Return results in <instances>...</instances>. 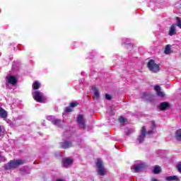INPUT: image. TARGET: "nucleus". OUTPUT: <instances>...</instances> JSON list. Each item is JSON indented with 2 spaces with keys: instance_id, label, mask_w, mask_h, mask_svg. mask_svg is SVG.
I'll use <instances>...</instances> for the list:
<instances>
[{
  "instance_id": "36",
  "label": "nucleus",
  "mask_w": 181,
  "mask_h": 181,
  "mask_svg": "<svg viewBox=\"0 0 181 181\" xmlns=\"http://www.w3.org/2000/svg\"><path fill=\"white\" fill-rule=\"evenodd\" d=\"M0 158H2V156L0 155Z\"/></svg>"
},
{
  "instance_id": "15",
  "label": "nucleus",
  "mask_w": 181,
  "mask_h": 181,
  "mask_svg": "<svg viewBox=\"0 0 181 181\" xmlns=\"http://www.w3.org/2000/svg\"><path fill=\"white\" fill-rule=\"evenodd\" d=\"M155 129H156V124L155 122H151V129L147 132L148 135H152V134H155Z\"/></svg>"
},
{
  "instance_id": "16",
  "label": "nucleus",
  "mask_w": 181,
  "mask_h": 181,
  "mask_svg": "<svg viewBox=\"0 0 181 181\" xmlns=\"http://www.w3.org/2000/svg\"><path fill=\"white\" fill-rule=\"evenodd\" d=\"M52 124L53 125H56V127H57L58 128H62V124H63V120L55 118Z\"/></svg>"
},
{
  "instance_id": "23",
  "label": "nucleus",
  "mask_w": 181,
  "mask_h": 181,
  "mask_svg": "<svg viewBox=\"0 0 181 181\" xmlns=\"http://www.w3.org/2000/svg\"><path fill=\"white\" fill-rule=\"evenodd\" d=\"M23 173H24V175H30V168L29 167H28V166H24Z\"/></svg>"
},
{
  "instance_id": "2",
  "label": "nucleus",
  "mask_w": 181,
  "mask_h": 181,
  "mask_svg": "<svg viewBox=\"0 0 181 181\" xmlns=\"http://www.w3.org/2000/svg\"><path fill=\"white\" fill-rule=\"evenodd\" d=\"M21 165H23V160H11L8 163H7L5 166V170H11V169H16Z\"/></svg>"
},
{
  "instance_id": "28",
  "label": "nucleus",
  "mask_w": 181,
  "mask_h": 181,
  "mask_svg": "<svg viewBox=\"0 0 181 181\" xmlns=\"http://www.w3.org/2000/svg\"><path fill=\"white\" fill-rule=\"evenodd\" d=\"M177 19V26L181 29V19L179 17H176Z\"/></svg>"
},
{
  "instance_id": "19",
  "label": "nucleus",
  "mask_w": 181,
  "mask_h": 181,
  "mask_svg": "<svg viewBox=\"0 0 181 181\" xmlns=\"http://www.w3.org/2000/svg\"><path fill=\"white\" fill-rule=\"evenodd\" d=\"M165 180H167V181H180L179 177H177V176H176V175L168 176L165 177Z\"/></svg>"
},
{
  "instance_id": "20",
  "label": "nucleus",
  "mask_w": 181,
  "mask_h": 181,
  "mask_svg": "<svg viewBox=\"0 0 181 181\" xmlns=\"http://www.w3.org/2000/svg\"><path fill=\"white\" fill-rule=\"evenodd\" d=\"M176 34V26L175 25H171L169 31L170 36H174Z\"/></svg>"
},
{
  "instance_id": "35",
  "label": "nucleus",
  "mask_w": 181,
  "mask_h": 181,
  "mask_svg": "<svg viewBox=\"0 0 181 181\" xmlns=\"http://www.w3.org/2000/svg\"><path fill=\"white\" fill-rule=\"evenodd\" d=\"M57 181H64V180H63L62 179H58L57 180Z\"/></svg>"
},
{
  "instance_id": "34",
  "label": "nucleus",
  "mask_w": 181,
  "mask_h": 181,
  "mask_svg": "<svg viewBox=\"0 0 181 181\" xmlns=\"http://www.w3.org/2000/svg\"><path fill=\"white\" fill-rule=\"evenodd\" d=\"M151 181H158V179H156V178H152V179H151Z\"/></svg>"
},
{
  "instance_id": "29",
  "label": "nucleus",
  "mask_w": 181,
  "mask_h": 181,
  "mask_svg": "<svg viewBox=\"0 0 181 181\" xmlns=\"http://www.w3.org/2000/svg\"><path fill=\"white\" fill-rule=\"evenodd\" d=\"M77 105H78V103L77 102H74L70 104L71 108H74V107H77Z\"/></svg>"
},
{
  "instance_id": "22",
  "label": "nucleus",
  "mask_w": 181,
  "mask_h": 181,
  "mask_svg": "<svg viewBox=\"0 0 181 181\" xmlns=\"http://www.w3.org/2000/svg\"><path fill=\"white\" fill-rule=\"evenodd\" d=\"M175 138L177 141H181V129H178L175 132Z\"/></svg>"
},
{
  "instance_id": "10",
  "label": "nucleus",
  "mask_w": 181,
  "mask_h": 181,
  "mask_svg": "<svg viewBox=\"0 0 181 181\" xmlns=\"http://www.w3.org/2000/svg\"><path fill=\"white\" fill-rule=\"evenodd\" d=\"M92 94L93 95V100H98L100 98V92L95 86H92Z\"/></svg>"
},
{
  "instance_id": "24",
  "label": "nucleus",
  "mask_w": 181,
  "mask_h": 181,
  "mask_svg": "<svg viewBox=\"0 0 181 181\" xmlns=\"http://www.w3.org/2000/svg\"><path fill=\"white\" fill-rule=\"evenodd\" d=\"M164 53L165 54H170V45H166Z\"/></svg>"
},
{
  "instance_id": "27",
  "label": "nucleus",
  "mask_w": 181,
  "mask_h": 181,
  "mask_svg": "<svg viewBox=\"0 0 181 181\" xmlns=\"http://www.w3.org/2000/svg\"><path fill=\"white\" fill-rule=\"evenodd\" d=\"M134 132V129H126L124 131L126 135H131Z\"/></svg>"
},
{
  "instance_id": "13",
  "label": "nucleus",
  "mask_w": 181,
  "mask_h": 181,
  "mask_svg": "<svg viewBox=\"0 0 181 181\" xmlns=\"http://www.w3.org/2000/svg\"><path fill=\"white\" fill-rule=\"evenodd\" d=\"M8 83L9 84H12V86H15L16 83H18V78H16V76H10L7 78Z\"/></svg>"
},
{
  "instance_id": "6",
  "label": "nucleus",
  "mask_w": 181,
  "mask_h": 181,
  "mask_svg": "<svg viewBox=\"0 0 181 181\" xmlns=\"http://www.w3.org/2000/svg\"><path fill=\"white\" fill-rule=\"evenodd\" d=\"M146 137V127L144 126L141 129V132L137 138V142L139 144H142L145 141Z\"/></svg>"
},
{
  "instance_id": "18",
  "label": "nucleus",
  "mask_w": 181,
  "mask_h": 181,
  "mask_svg": "<svg viewBox=\"0 0 181 181\" xmlns=\"http://www.w3.org/2000/svg\"><path fill=\"white\" fill-rule=\"evenodd\" d=\"M162 172V168H160V166L159 165H155L153 173H154V175H159V173H160Z\"/></svg>"
},
{
  "instance_id": "1",
  "label": "nucleus",
  "mask_w": 181,
  "mask_h": 181,
  "mask_svg": "<svg viewBox=\"0 0 181 181\" xmlns=\"http://www.w3.org/2000/svg\"><path fill=\"white\" fill-rule=\"evenodd\" d=\"M32 95L35 101L45 104L47 103V97L40 90H35L32 92Z\"/></svg>"
},
{
  "instance_id": "25",
  "label": "nucleus",
  "mask_w": 181,
  "mask_h": 181,
  "mask_svg": "<svg viewBox=\"0 0 181 181\" xmlns=\"http://www.w3.org/2000/svg\"><path fill=\"white\" fill-rule=\"evenodd\" d=\"M119 122H120V124H127V122H128V119H127L124 117H120L119 118Z\"/></svg>"
},
{
  "instance_id": "33",
  "label": "nucleus",
  "mask_w": 181,
  "mask_h": 181,
  "mask_svg": "<svg viewBox=\"0 0 181 181\" xmlns=\"http://www.w3.org/2000/svg\"><path fill=\"white\" fill-rule=\"evenodd\" d=\"M124 43L125 45H130V43H129V39H127V41H126V42H124Z\"/></svg>"
},
{
  "instance_id": "31",
  "label": "nucleus",
  "mask_w": 181,
  "mask_h": 181,
  "mask_svg": "<svg viewBox=\"0 0 181 181\" xmlns=\"http://www.w3.org/2000/svg\"><path fill=\"white\" fill-rule=\"evenodd\" d=\"M105 98H106V100H111V95H108V94H106L105 95Z\"/></svg>"
},
{
  "instance_id": "12",
  "label": "nucleus",
  "mask_w": 181,
  "mask_h": 181,
  "mask_svg": "<svg viewBox=\"0 0 181 181\" xmlns=\"http://www.w3.org/2000/svg\"><path fill=\"white\" fill-rule=\"evenodd\" d=\"M169 108H170V104L168 102H163L160 104V110L161 111L169 110Z\"/></svg>"
},
{
  "instance_id": "9",
  "label": "nucleus",
  "mask_w": 181,
  "mask_h": 181,
  "mask_svg": "<svg viewBox=\"0 0 181 181\" xmlns=\"http://www.w3.org/2000/svg\"><path fill=\"white\" fill-rule=\"evenodd\" d=\"M141 98L142 100H146L147 101H152L153 100V95L144 92L141 93Z\"/></svg>"
},
{
  "instance_id": "30",
  "label": "nucleus",
  "mask_w": 181,
  "mask_h": 181,
  "mask_svg": "<svg viewBox=\"0 0 181 181\" xmlns=\"http://www.w3.org/2000/svg\"><path fill=\"white\" fill-rule=\"evenodd\" d=\"M65 112H71V107L69 106L65 108Z\"/></svg>"
},
{
  "instance_id": "3",
  "label": "nucleus",
  "mask_w": 181,
  "mask_h": 181,
  "mask_svg": "<svg viewBox=\"0 0 181 181\" xmlns=\"http://www.w3.org/2000/svg\"><path fill=\"white\" fill-rule=\"evenodd\" d=\"M148 68L149 69L150 71H152L153 73H158L159 70H160V68L159 67V65L156 63H155V60L151 59L148 64Z\"/></svg>"
},
{
  "instance_id": "32",
  "label": "nucleus",
  "mask_w": 181,
  "mask_h": 181,
  "mask_svg": "<svg viewBox=\"0 0 181 181\" xmlns=\"http://www.w3.org/2000/svg\"><path fill=\"white\" fill-rule=\"evenodd\" d=\"M177 168L179 172H180V173H181V164H179V165L177 166Z\"/></svg>"
},
{
  "instance_id": "5",
  "label": "nucleus",
  "mask_w": 181,
  "mask_h": 181,
  "mask_svg": "<svg viewBox=\"0 0 181 181\" xmlns=\"http://www.w3.org/2000/svg\"><path fill=\"white\" fill-rule=\"evenodd\" d=\"M146 168V164L145 163H140L139 164H136L132 167V169H133L134 173H138L141 172V170H144Z\"/></svg>"
},
{
  "instance_id": "26",
  "label": "nucleus",
  "mask_w": 181,
  "mask_h": 181,
  "mask_svg": "<svg viewBox=\"0 0 181 181\" xmlns=\"http://www.w3.org/2000/svg\"><path fill=\"white\" fill-rule=\"evenodd\" d=\"M47 119L48 121H50L52 124H53V122H54V120L56 119V117H54V116L53 115H49V116H47Z\"/></svg>"
},
{
  "instance_id": "11",
  "label": "nucleus",
  "mask_w": 181,
  "mask_h": 181,
  "mask_svg": "<svg viewBox=\"0 0 181 181\" xmlns=\"http://www.w3.org/2000/svg\"><path fill=\"white\" fill-rule=\"evenodd\" d=\"M60 146L62 149H69L73 146V144L69 141H64L60 143Z\"/></svg>"
},
{
  "instance_id": "21",
  "label": "nucleus",
  "mask_w": 181,
  "mask_h": 181,
  "mask_svg": "<svg viewBox=\"0 0 181 181\" xmlns=\"http://www.w3.org/2000/svg\"><path fill=\"white\" fill-rule=\"evenodd\" d=\"M41 86H42V85L40 84V83H39V81H35L33 83V90H39V88Z\"/></svg>"
},
{
  "instance_id": "4",
  "label": "nucleus",
  "mask_w": 181,
  "mask_h": 181,
  "mask_svg": "<svg viewBox=\"0 0 181 181\" xmlns=\"http://www.w3.org/2000/svg\"><path fill=\"white\" fill-rule=\"evenodd\" d=\"M96 168H98V174L100 176H104L105 175V168H104V165H103V160L100 158L97 160Z\"/></svg>"
},
{
  "instance_id": "17",
  "label": "nucleus",
  "mask_w": 181,
  "mask_h": 181,
  "mask_svg": "<svg viewBox=\"0 0 181 181\" xmlns=\"http://www.w3.org/2000/svg\"><path fill=\"white\" fill-rule=\"evenodd\" d=\"M0 117L1 118H6V117H8V112L2 107H0Z\"/></svg>"
},
{
  "instance_id": "8",
  "label": "nucleus",
  "mask_w": 181,
  "mask_h": 181,
  "mask_svg": "<svg viewBox=\"0 0 181 181\" xmlns=\"http://www.w3.org/2000/svg\"><path fill=\"white\" fill-rule=\"evenodd\" d=\"M77 122L82 129H84L86 128V122H84V117H83V115H78L77 117Z\"/></svg>"
},
{
  "instance_id": "7",
  "label": "nucleus",
  "mask_w": 181,
  "mask_h": 181,
  "mask_svg": "<svg viewBox=\"0 0 181 181\" xmlns=\"http://www.w3.org/2000/svg\"><path fill=\"white\" fill-rule=\"evenodd\" d=\"M73 165V158H66L62 160V168H70Z\"/></svg>"
},
{
  "instance_id": "14",
  "label": "nucleus",
  "mask_w": 181,
  "mask_h": 181,
  "mask_svg": "<svg viewBox=\"0 0 181 181\" xmlns=\"http://www.w3.org/2000/svg\"><path fill=\"white\" fill-rule=\"evenodd\" d=\"M154 90L156 91L157 93V95L158 97H164L165 96V93L160 91V86H156L154 87Z\"/></svg>"
}]
</instances>
